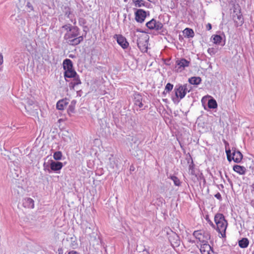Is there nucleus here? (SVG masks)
<instances>
[{"instance_id":"f257e3e1","label":"nucleus","mask_w":254,"mask_h":254,"mask_svg":"<svg viewBox=\"0 0 254 254\" xmlns=\"http://www.w3.org/2000/svg\"><path fill=\"white\" fill-rule=\"evenodd\" d=\"M62 33H64V39L66 43L70 46H76L83 40L82 36H80V30L77 26L70 24L62 27Z\"/></svg>"},{"instance_id":"f03ea898","label":"nucleus","mask_w":254,"mask_h":254,"mask_svg":"<svg viewBox=\"0 0 254 254\" xmlns=\"http://www.w3.org/2000/svg\"><path fill=\"white\" fill-rule=\"evenodd\" d=\"M214 222L216 226V231L221 234L222 238H225L228 222L223 214L219 213L216 214L214 217Z\"/></svg>"},{"instance_id":"7ed1b4c3","label":"nucleus","mask_w":254,"mask_h":254,"mask_svg":"<svg viewBox=\"0 0 254 254\" xmlns=\"http://www.w3.org/2000/svg\"><path fill=\"white\" fill-rule=\"evenodd\" d=\"M63 68L64 71V77L66 78H71L75 76L76 71L73 68L72 61L69 59H65L63 62Z\"/></svg>"},{"instance_id":"20e7f679","label":"nucleus","mask_w":254,"mask_h":254,"mask_svg":"<svg viewBox=\"0 0 254 254\" xmlns=\"http://www.w3.org/2000/svg\"><path fill=\"white\" fill-rule=\"evenodd\" d=\"M232 153L230 149L226 150L227 159L229 161L233 160L236 163H240L243 159V155L242 153L236 149V148H232Z\"/></svg>"},{"instance_id":"39448f33","label":"nucleus","mask_w":254,"mask_h":254,"mask_svg":"<svg viewBox=\"0 0 254 254\" xmlns=\"http://www.w3.org/2000/svg\"><path fill=\"white\" fill-rule=\"evenodd\" d=\"M190 89L187 84L176 86L174 89L176 98L180 100L183 99L187 93L190 91Z\"/></svg>"},{"instance_id":"423d86ee","label":"nucleus","mask_w":254,"mask_h":254,"mask_svg":"<svg viewBox=\"0 0 254 254\" xmlns=\"http://www.w3.org/2000/svg\"><path fill=\"white\" fill-rule=\"evenodd\" d=\"M149 36L142 33L137 40V46L142 52H146L148 49Z\"/></svg>"},{"instance_id":"0eeeda50","label":"nucleus","mask_w":254,"mask_h":254,"mask_svg":"<svg viewBox=\"0 0 254 254\" xmlns=\"http://www.w3.org/2000/svg\"><path fill=\"white\" fill-rule=\"evenodd\" d=\"M190 62L184 58L178 59L175 62L174 71L176 72H181L185 68L189 66Z\"/></svg>"},{"instance_id":"6e6552de","label":"nucleus","mask_w":254,"mask_h":254,"mask_svg":"<svg viewBox=\"0 0 254 254\" xmlns=\"http://www.w3.org/2000/svg\"><path fill=\"white\" fill-rule=\"evenodd\" d=\"M193 235L199 242L202 244L207 243V241L210 238V234L203 230L194 231Z\"/></svg>"},{"instance_id":"1a4fd4ad","label":"nucleus","mask_w":254,"mask_h":254,"mask_svg":"<svg viewBox=\"0 0 254 254\" xmlns=\"http://www.w3.org/2000/svg\"><path fill=\"white\" fill-rule=\"evenodd\" d=\"M147 16V12L142 9H137L134 12L135 20L138 23H143Z\"/></svg>"},{"instance_id":"9d476101","label":"nucleus","mask_w":254,"mask_h":254,"mask_svg":"<svg viewBox=\"0 0 254 254\" xmlns=\"http://www.w3.org/2000/svg\"><path fill=\"white\" fill-rule=\"evenodd\" d=\"M234 14L233 18L236 25L238 26H241L244 23V18L240 9L234 10Z\"/></svg>"},{"instance_id":"9b49d317","label":"nucleus","mask_w":254,"mask_h":254,"mask_svg":"<svg viewBox=\"0 0 254 254\" xmlns=\"http://www.w3.org/2000/svg\"><path fill=\"white\" fill-rule=\"evenodd\" d=\"M147 28L151 30H159L163 27V24L159 21H157L154 19H152L146 23Z\"/></svg>"},{"instance_id":"f8f14e48","label":"nucleus","mask_w":254,"mask_h":254,"mask_svg":"<svg viewBox=\"0 0 254 254\" xmlns=\"http://www.w3.org/2000/svg\"><path fill=\"white\" fill-rule=\"evenodd\" d=\"M115 37H116L117 43L123 49H127L128 47L129 44L125 37L122 35H116Z\"/></svg>"},{"instance_id":"ddd939ff","label":"nucleus","mask_w":254,"mask_h":254,"mask_svg":"<svg viewBox=\"0 0 254 254\" xmlns=\"http://www.w3.org/2000/svg\"><path fill=\"white\" fill-rule=\"evenodd\" d=\"M200 251L201 254H210L211 252H213L212 248L208 243L202 244L200 246Z\"/></svg>"},{"instance_id":"4468645a","label":"nucleus","mask_w":254,"mask_h":254,"mask_svg":"<svg viewBox=\"0 0 254 254\" xmlns=\"http://www.w3.org/2000/svg\"><path fill=\"white\" fill-rule=\"evenodd\" d=\"M23 205L25 208L32 209L34 207V201L31 198H25L23 200Z\"/></svg>"},{"instance_id":"2eb2a0df","label":"nucleus","mask_w":254,"mask_h":254,"mask_svg":"<svg viewBox=\"0 0 254 254\" xmlns=\"http://www.w3.org/2000/svg\"><path fill=\"white\" fill-rule=\"evenodd\" d=\"M72 78H73V80L69 83V86L70 89H74L75 86L79 84H80L81 83V82L80 79L79 75H77L76 72L75 76H74Z\"/></svg>"},{"instance_id":"dca6fc26","label":"nucleus","mask_w":254,"mask_h":254,"mask_svg":"<svg viewBox=\"0 0 254 254\" xmlns=\"http://www.w3.org/2000/svg\"><path fill=\"white\" fill-rule=\"evenodd\" d=\"M63 167V164L61 162L52 161L50 164V168L52 171H57L60 170Z\"/></svg>"},{"instance_id":"f3484780","label":"nucleus","mask_w":254,"mask_h":254,"mask_svg":"<svg viewBox=\"0 0 254 254\" xmlns=\"http://www.w3.org/2000/svg\"><path fill=\"white\" fill-rule=\"evenodd\" d=\"M233 169L235 172L241 175H245L247 171L245 167L239 165H234Z\"/></svg>"},{"instance_id":"a211bd4d","label":"nucleus","mask_w":254,"mask_h":254,"mask_svg":"<svg viewBox=\"0 0 254 254\" xmlns=\"http://www.w3.org/2000/svg\"><path fill=\"white\" fill-rule=\"evenodd\" d=\"M67 104L68 102L66 99H62L57 102L56 107L58 110H63Z\"/></svg>"},{"instance_id":"6ab92c4d","label":"nucleus","mask_w":254,"mask_h":254,"mask_svg":"<svg viewBox=\"0 0 254 254\" xmlns=\"http://www.w3.org/2000/svg\"><path fill=\"white\" fill-rule=\"evenodd\" d=\"M185 37L192 38L194 36V33L192 29L186 28L183 31Z\"/></svg>"},{"instance_id":"aec40b11","label":"nucleus","mask_w":254,"mask_h":254,"mask_svg":"<svg viewBox=\"0 0 254 254\" xmlns=\"http://www.w3.org/2000/svg\"><path fill=\"white\" fill-rule=\"evenodd\" d=\"M239 246L241 248H246L248 247L249 244V241L247 238H243L238 242Z\"/></svg>"},{"instance_id":"412c9836","label":"nucleus","mask_w":254,"mask_h":254,"mask_svg":"<svg viewBox=\"0 0 254 254\" xmlns=\"http://www.w3.org/2000/svg\"><path fill=\"white\" fill-rule=\"evenodd\" d=\"M189 81L191 84L198 85L201 82V79L199 77H192Z\"/></svg>"},{"instance_id":"4be33fe9","label":"nucleus","mask_w":254,"mask_h":254,"mask_svg":"<svg viewBox=\"0 0 254 254\" xmlns=\"http://www.w3.org/2000/svg\"><path fill=\"white\" fill-rule=\"evenodd\" d=\"M134 103L135 105L137 106L139 108H142L143 105L142 103V97L141 96L137 95L134 98Z\"/></svg>"},{"instance_id":"5701e85b","label":"nucleus","mask_w":254,"mask_h":254,"mask_svg":"<svg viewBox=\"0 0 254 254\" xmlns=\"http://www.w3.org/2000/svg\"><path fill=\"white\" fill-rule=\"evenodd\" d=\"M132 2L136 7L145 6V1L143 0H132Z\"/></svg>"},{"instance_id":"b1692460","label":"nucleus","mask_w":254,"mask_h":254,"mask_svg":"<svg viewBox=\"0 0 254 254\" xmlns=\"http://www.w3.org/2000/svg\"><path fill=\"white\" fill-rule=\"evenodd\" d=\"M208 107L210 109H215L217 107V104L215 100L211 99L208 100Z\"/></svg>"},{"instance_id":"393cba45","label":"nucleus","mask_w":254,"mask_h":254,"mask_svg":"<svg viewBox=\"0 0 254 254\" xmlns=\"http://www.w3.org/2000/svg\"><path fill=\"white\" fill-rule=\"evenodd\" d=\"M213 43L215 44H220L222 41V37L218 35H214L212 36Z\"/></svg>"},{"instance_id":"a878e982","label":"nucleus","mask_w":254,"mask_h":254,"mask_svg":"<svg viewBox=\"0 0 254 254\" xmlns=\"http://www.w3.org/2000/svg\"><path fill=\"white\" fill-rule=\"evenodd\" d=\"M62 156L61 151H56L53 154V158L56 160H60L62 159Z\"/></svg>"},{"instance_id":"bb28decb","label":"nucleus","mask_w":254,"mask_h":254,"mask_svg":"<svg viewBox=\"0 0 254 254\" xmlns=\"http://www.w3.org/2000/svg\"><path fill=\"white\" fill-rule=\"evenodd\" d=\"M171 179L174 182V184L177 186H179L181 185V182L178 178L176 176H171Z\"/></svg>"},{"instance_id":"cd10ccee","label":"nucleus","mask_w":254,"mask_h":254,"mask_svg":"<svg viewBox=\"0 0 254 254\" xmlns=\"http://www.w3.org/2000/svg\"><path fill=\"white\" fill-rule=\"evenodd\" d=\"M173 85L170 83H168L165 86V90L167 92L171 91L173 88Z\"/></svg>"},{"instance_id":"c85d7f7f","label":"nucleus","mask_w":254,"mask_h":254,"mask_svg":"<svg viewBox=\"0 0 254 254\" xmlns=\"http://www.w3.org/2000/svg\"><path fill=\"white\" fill-rule=\"evenodd\" d=\"M215 197L219 199V200H221L222 199V197H221V194L219 193V192H217L215 195Z\"/></svg>"},{"instance_id":"c756f323","label":"nucleus","mask_w":254,"mask_h":254,"mask_svg":"<svg viewBox=\"0 0 254 254\" xmlns=\"http://www.w3.org/2000/svg\"><path fill=\"white\" fill-rule=\"evenodd\" d=\"M206 28L207 30H210L212 28L211 24L210 23H208L206 26Z\"/></svg>"},{"instance_id":"7c9ffc66","label":"nucleus","mask_w":254,"mask_h":254,"mask_svg":"<svg viewBox=\"0 0 254 254\" xmlns=\"http://www.w3.org/2000/svg\"><path fill=\"white\" fill-rule=\"evenodd\" d=\"M68 254H80L75 251L72 250V251H69L68 252Z\"/></svg>"},{"instance_id":"2f4dec72","label":"nucleus","mask_w":254,"mask_h":254,"mask_svg":"<svg viewBox=\"0 0 254 254\" xmlns=\"http://www.w3.org/2000/svg\"><path fill=\"white\" fill-rule=\"evenodd\" d=\"M3 62V56L1 54H0V65H1Z\"/></svg>"},{"instance_id":"473e14b6","label":"nucleus","mask_w":254,"mask_h":254,"mask_svg":"<svg viewBox=\"0 0 254 254\" xmlns=\"http://www.w3.org/2000/svg\"><path fill=\"white\" fill-rule=\"evenodd\" d=\"M58 254H64L63 250L61 248L58 249Z\"/></svg>"},{"instance_id":"72a5a7b5","label":"nucleus","mask_w":254,"mask_h":254,"mask_svg":"<svg viewBox=\"0 0 254 254\" xmlns=\"http://www.w3.org/2000/svg\"><path fill=\"white\" fill-rule=\"evenodd\" d=\"M208 222L209 223V224H210V225L211 226H212L214 228L215 227V225H214V224L213 223V222L212 221H211L210 220H209Z\"/></svg>"},{"instance_id":"f704fd0d","label":"nucleus","mask_w":254,"mask_h":254,"mask_svg":"<svg viewBox=\"0 0 254 254\" xmlns=\"http://www.w3.org/2000/svg\"><path fill=\"white\" fill-rule=\"evenodd\" d=\"M251 187L252 188V191L254 190V182L252 184V185L251 186Z\"/></svg>"},{"instance_id":"c9c22d12","label":"nucleus","mask_w":254,"mask_h":254,"mask_svg":"<svg viewBox=\"0 0 254 254\" xmlns=\"http://www.w3.org/2000/svg\"><path fill=\"white\" fill-rule=\"evenodd\" d=\"M206 220H207L208 221H209V219H208V216L206 217Z\"/></svg>"},{"instance_id":"e433bc0d","label":"nucleus","mask_w":254,"mask_h":254,"mask_svg":"<svg viewBox=\"0 0 254 254\" xmlns=\"http://www.w3.org/2000/svg\"><path fill=\"white\" fill-rule=\"evenodd\" d=\"M212 50V49H210V48H209V49H208V52H210V50Z\"/></svg>"}]
</instances>
